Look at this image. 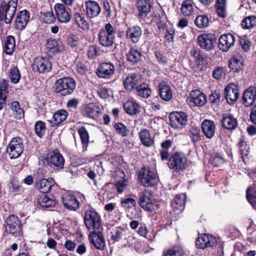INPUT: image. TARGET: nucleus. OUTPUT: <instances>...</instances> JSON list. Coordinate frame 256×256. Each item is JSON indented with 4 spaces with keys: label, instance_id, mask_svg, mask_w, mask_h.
I'll return each mask as SVG.
<instances>
[{
    "label": "nucleus",
    "instance_id": "ddd939ff",
    "mask_svg": "<svg viewBox=\"0 0 256 256\" xmlns=\"http://www.w3.org/2000/svg\"><path fill=\"white\" fill-rule=\"evenodd\" d=\"M139 204L144 210L152 212L158 210L159 206L157 202L150 198L148 192L142 193L138 198Z\"/></svg>",
    "mask_w": 256,
    "mask_h": 256
},
{
    "label": "nucleus",
    "instance_id": "864d4df0",
    "mask_svg": "<svg viewBox=\"0 0 256 256\" xmlns=\"http://www.w3.org/2000/svg\"><path fill=\"white\" fill-rule=\"evenodd\" d=\"M78 132L80 136L81 141L84 146H86L89 142L88 132L84 126L78 128Z\"/></svg>",
    "mask_w": 256,
    "mask_h": 256
},
{
    "label": "nucleus",
    "instance_id": "e433bc0d",
    "mask_svg": "<svg viewBox=\"0 0 256 256\" xmlns=\"http://www.w3.org/2000/svg\"><path fill=\"white\" fill-rule=\"evenodd\" d=\"M75 24L80 29L84 30H90V26L86 19L84 14L76 12L74 16Z\"/></svg>",
    "mask_w": 256,
    "mask_h": 256
},
{
    "label": "nucleus",
    "instance_id": "423d86ee",
    "mask_svg": "<svg viewBox=\"0 0 256 256\" xmlns=\"http://www.w3.org/2000/svg\"><path fill=\"white\" fill-rule=\"evenodd\" d=\"M138 177L140 184L145 187L153 186L158 182V180L156 174L146 167L141 168Z\"/></svg>",
    "mask_w": 256,
    "mask_h": 256
},
{
    "label": "nucleus",
    "instance_id": "dca6fc26",
    "mask_svg": "<svg viewBox=\"0 0 256 256\" xmlns=\"http://www.w3.org/2000/svg\"><path fill=\"white\" fill-rule=\"evenodd\" d=\"M224 96L228 104H234L237 101L239 96L237 86L232 83L229 84L224 89Z\"/></svg>",
    "mask_w": 256,
    "mask_h": 256
},
{
    "label": "nucleus",
    "instance_id": "aec40b11",
    "mask_svg": "<svg viewBox=\"0 0 256 256\" xmlns=\"http://www.w3.org/2000/svg\"><path fill=\"white\" fill-rule=\"evenodd\" d=\"M88 239L94 248L98 250H103L105 246V240L102 232L94 231L90 233Z\"/></svg>",
    "mask_w": 256,
    "mask_h": 256
},
{
    "label": "nucleus",
    "instance_id": "c03bdc74",
    "mask_svg": "<svg viewBox=\"0 0 256 256\" xmlns=\"http://www.w3.org/2000/svg\"><path fill=\"white\" fill-rule=\"evenodd\" d=\"M7 88V82L5 80H2L0 82V110H2L6 102V89Z\"/></svg>",
    "mask_w": 256,
    "mask_h": 256
},
{
    "label": "nucleus",
    "instance_id": "ea45409f",
    "mask_svg": "<svg viewBox=\"0 0 256 256\" xmlns=\"http://www.w3.org/2000/svg\"><path fill=\"white\" fill-rule=\"evenodd\" d=\"M124 108L126 112L129 115H136L140 112V106L132 100H128L123 104Z\"/></svg>",
    "mask_w": 256,
    "mask_h": 256
},
{
    "label": "nucleus",
    "instance_id": "6ab92c4d",
    "mask_svg": "<svg viewBox=\"0 0 256 256\" xmlns=\"http://www.w3.org/2000/svg\"><path fill=\"white\" fill-rule=\"evenodd\" d=\"M235 42L234 36L228 33L222 35L219 38L218 46L223 52H228L234 46Z\"/></svg>",
    "mask_w": 256,
    "mask_h": 256
},
{
    "label": "nucleus",
    "instance_id": "774afa93",
    "mask_svg": "<svg viewBox=\"0 0 256 256\" xmlns=\"http://www.w3.org/2000/svg\"><path fill=\"white\" fill-rule=\"evenodd\" d=\"M174 30L172 28H167L166 31L164 38L168 42H172L173 40Z\"/></svg>",
    "mask_w": 256,
    "mask_h": 256
},
{
    "label": "nucleus",
    "instance_id": "f3484780",
    "mask_svg": "<svg viewBox=\"0 0 256 256\" xmlns=\"http://www.w3.org/2000/svg\"><path fill=\"white\" fill-rule=\"evenodd\" d=\"M141 84L140 76L135 73L130 74L127 76L124 80V85L126 90L131 92L135 89Z\"/></svg>",
    "mask_w": 256,
    "mask_h": 256
},
{
    "label": "nucleus",
    "instance_id": "e2e57ef3",
    "mask_svg": "<svg viewBox=\"0 0 256 256\" xmlns=\"http://www.w3.org/2000/svg\"><path fill=\"white\" fill-rule=\"evenodd\" d=\"M213 77L216 80H220L225 76V71L222 67H218L212 72Z\"/></svg>",
    "mask_w": 256,
    "mask_h": 256
},
{
    "label": "nucleus",
    "instance_id": "3c124183",
    "mask_svg": "<svg viewBox=\"0 0 256 256\" xmlns=\"http://www.w3.org/2000/svg\"><path fill=\"white\" fill-rule=\"evenodd\" d=\"M242 28L249 29L256 26V16H250L244 18L241 23Z\"/></svg>",
    "mask_w": 256,
    "mask_h": 256
},
{
    "label": "nucleus",
    "instance_id": "5701e85b",
    "mask_svg": "<svg viewBox=\"0 0 256 256\" xmlns=\"http://www.w3.org/2000/svg\"><path fill=\"white\" fill-rule=\"evenodd\" d=\"M136 7L138 17L144 18L150 12L152 4L150 0H138L136 3Z\"/></svg>",
    "mask_w": 256,
    "mask_h": 256
},
{
    "label": "nucleus",
    "instance_id": "603ef678",
    "mask_svg": "<svg viewBox=\"0 0 256 256\" xmlns=\"http://www.w3.org/2000/svg\"><path fill=\"white\" fill-rule=\"evenodd\" d=\"M194 24L198 28H205L208 26V18L206 16L199 15L195 19Z\"/></svg>",
    "mask_w": 256,
    "mask_h": 256
},
{
    "label": "nucleus",
    "instance_id": "f8f14e48",
    "mask_svg": "<svg viewBox=\"0 0 256 256\" xmlns=\"http://www.w3.org/2000/svg\"><path fill=\"white\" fill-rule=\"evenodd\" d=\"M46 162L50 168L60 170L63 168L64 160L62 154L58 151H52L49 152L46 158Z\"/></svg>",
    "mask_w": 256,
    "mask_h": 256
},
{
    "label": "nucleus",
    "instance_id": "680f3d73",
    "mask_svg": "<svg viewBox=\"0 0 256 256\" xmlns=\"http://www.w3.org/2000/svg\"><path fill=\"white\" fill-rule=\"evenodd\" d=\"M44 22L47 24H52L56 20V17L52 12H47L43 14Z\"/></svg>",
    "mask_w": 256,
    "mask_h": 256
},
{
    "label": "nucleus",
    "instance_id": "8fccbe9b",
    "mask_svg": "<svg viewBox=\"0 0 256 256\" xmlns=\"http://www.w3.org/2000/svg\"><path fill=\"white\" fill-rule=\"evenodd\" d=\"M10 108L15 117L17 119H20L24 116V111L23 109L20 108V104L18 102L14 101L12 102Z\"/></svg>",
    "mask_w": 256,
    "mask_h": 256
},
{
    "label": "nucleus",
    "instance_id": "49530a36",
    "mask_svg": "<svg viewBox=\"0 0 256 256\" xmlns=\"http://www.w3.org/2000/svg\"><path fill=\"white\" fill-rule=\"evenodd\" d=\"M38 202L43 208H50L54 206L56 202L54 200L50 198L46 195H42L38 198Z\"/></svg>",
    "mask_w": 256,
    "mask_h": 256
},
{
    "label": "nucleus",
    "instance_id": "9d476101",
    "mask_svg": "<svg viewBox=\"0 0 256 256\" xmlns=\"http://www.w3.org/2000/svg\"><path fill=\"white\" fill-rule=\"evenodd\" d=\"M170 124L175 129L182 128L186 125L188 121V116L182 112H176L170 115Z\"/></svg>",
    "mask_w": 256,
    "mask_h": 256
},
{
    "label": "nucleus",
    "instance_id": "4468645a",
    "mask_svg": "<svg viewBox=\"0 0 256 256\" xmlns=\"http://www.w3.org/2000/svg\"><path fill=\"white\" fill-rule=\"evenodd\" d=\"M115 67L111 62H102L99 64L96 73L98 77L102 78H110L114 74Z\"/></svg>",
    "mask_w": 256,
    "mask_h": 256
},
{
    "label": "nucleus",
    "instance_id": "39448f33",
    "mask_svg": "<svg viewBox=\"0 0 256 256\" xmlns=\"http://www.w3.org/2000/svg\"><path fill=\"white\" fill-rule=\"evenodd\" d=\"M84 224L89 230H99L102 224L100 214L94 210H86L84 216Z\"/></svg>",
    "mask_w": 256,
    "mask_h": 256
},
{
    "label": "nucleus",
    "instance_id": "de8ad7c7",
    "mask_svg": "<svg viewBox=\"0 0 256 256\" xmlns=\"http://www.w3.org/2000/svg\"><path fill=\"white\" fill-rule=\"evenodd\" d=\"M188 134L194 144H196L201 138L200 131L199 128L192 127L188 130Z\"/></svg>",
    "mask_w": 256,
    "mask_h": 256
},
{
    "label": "nucleus",
    "instance_id": "4be33fe9",
    "mask_svg": "<svg viewBox=\"0 0 256 256\" xmlns=\"http://www.w3.org/2000/svg\"><path fill=\"white\" fill-rule=\"evenodd\" d=\"M30 17V12L24 10L18 12L14 22L15 28L22 30L26 26Z\"/></svg>",
    "mask_w": 256,
    "mask_h": 256
},
{
    "label": "nucleus",
    "instance_id": "0e129e2a",
    "mask_svg": "<svg viewBox=\"0 0 256 256\" xmlns=\"http://www.w3.org/2000/svg\"><path fill=\"white\" fill-rule=\"evenodd\" d=\"M221 94L219 91L215 90L212 92L209 96V100L212 103H218L220 100Z\"/></svg>",
    "mask_w": 256,
    "mask_h": 256
},
{
    "label": "nucleus",
    "instance_id": "58836bf2",
    "mask_svg": "<svg viewBox=\"0 0 256 256\" xmlns=\"http://www.w3.org/2000/svg\"><path fill=\"white\" fill-rule=\"evenodd\" d=\"M139 136L142 143L146 146L150 147L154 144V138L152 136L149 130L142 129L139 132Z\"/></svg>",
    "mask_w": 256,
    "mask_h": 256
},
{
    "label": "nucleus",
    "instance_id": "1a4fd4ad",
    "mask_svg": "<svg viewBox=\"0 0 256 256\" xmlns=\"http://www.w3.org/2000/svg\"><path fill=\"white\" fill-rule=\"evenodd\" d=\"M216 36L212 34H202L197 38L198 46L206 51L213 50L216 44Z\"/></svg>",
    "mask_w": 256,
    "mask_h": 256
},
{
    "label": "nucleus",
    "instance_id": "a878e982",
    "mask_svg": "<svg viewBox=\"0 0 256 256\" xmlns=\"http://www.w3.org/2000/svg\"><path fill=\"white\" fill-rule=\"evenodd\" d=\"M256 100V87L250 86L244 92L242 96L243 104L246 106L252 105Z\"/></svg>",
    "mask_w": 256,
    "mask_h": 256
},
{
    "label": "nucleus",
    "instance_id": "c9c22d12",
    "mask_svg": "<svg viewBox=\"0 0 256 256\" xmlns=\"http://www.w3.org/2000/svg\"><path fill=\"white\" fill-rule=\"evenodd\" d=\"M55 184L53 178L40 179L36 184V188L42 193H47L51 189L52 186Z\"/></svg>",
    "mask_w": 256,
    "mask_h": 256
},
{
    "label": "nucleus",
    "instance_id": "0eeeda50",
    "mask_svg": "<svg viewBox=\"0 0 256 256\" xmlns=\"http://www.w3.org/2000/svg\"><path fill=\"white\" fill-rule=\"evenodd\" d=\"M186 162L187 160L183 154L174 152L170 156L168 166L174 172H179L186 168Z\"/></svg>",
    "mask_w": 256,
    "mask_h": 256
},
{
    "label": "nucleus",
    "instance_id": "052dcab7",
    "mask_svg": "<svg viewBox=\"0 0 256 256\" xmlns=\"http://www.w3.org/2000/svg\"><path fill=\"white\" fill-rule=\"evenodd\" d=\"M34 130L36 134L39 137H42L46 131L45 124L40 120L37 122L34 125Z\"/></svg>",
    "mask_w": 256,
    "mask_h": 256
},
{
    "label": "nucleus",
    "instance_id": "69168bd1",
    "mask_svg": "<svg viewBox=\"0 0 256 256\" xmlns=\"http://www.w3.org/2000/svg\"><path fill=\"white\" fill-rule=\"evenodd\" d=\"M127 186V182L124 180H119L115 184L117 192L120 194L123 192L126 189Z\"/></svg>",
    "mask_w": 256,
    "mask_h": 256
},
{
    "label": "nucleus",
    "instance_id": "13d9d810",
    "mask_svg": "<svg viewBox=\"0 0 256 256\" xmlns=\"http://www.w3.org/2000/svg\"><path fill=\"white\" fill-rule=\"evenodd\" d=\"M10 78L12 82L14 84H17L20 78V74L18 68L13 67L10 68Z\"/></svg>",
    "mask_w": 256,
    "mask_h": 256
},
{
    "label": "nucleus",
    "instance_id": "412c9836",
    "mask_svg": "<svg viewBox=\"0 0 256 256\" xmlns=\"http://www.w3.org/2000/svg\"><path fill=\"white\" fill-rule=\"evenodd\" d=\"M217 244L216 238L212 235L204 234L198 237L196 242V247L204 249L206 248L212 247Z\"/></svg>",
    "mask_w": 256,
    "mask_h": 256
},
{
    "label": "nucleus",
    "instance_id": "c85d7f7f",
    "mask_svg": "<svg viewBox=\"0 0 256 256\" xmlns=\"http://www.w3.org/2000/svg\"><path fill=\"white\" fill-rule=\"evenodd\" d=\"M126 32L127 38L133 43H137L142 34V29L138 26L128 28Z\"/></svg>",
    "mask_w": 256,
    "mask_h": 256
},
{
    "label": "nucleus",
    "instance_id": "473e14b6",
    "mask_svg": "<svg viewBox=\"0 0 256 256\" xmlns=\"http://www.w3.org/2000/svg\"><path fill=\"white\" fill-rule=\"evenodd\" d=\"M186 197V194L183 193L175 196L172 203V206L175 213L179 214L184 210Z\"/></svg>",
    "mask_w": 256,
    "mask_h": 256
},
{
    "label": "nucleus",
    "instance_id": "a19ab883",
    "mask_svg": "<svg viewBox=\"0 0 256 256\" xmlns=\"http://www.w3.org/2000/svg\"><path fill=\"white\" fill-rule=\"evenodd\" d=\"M136 90L138 96L144 98H148L152 94L151 90L148 85L144 82L139 84Z\"/></svg>",
    "mask_w": 256,
    "mask_h": 256
},
{
    "label": "nucleus",
    "instance_id": "72a5a7b5",
    "mask_svg": "<svg viewBox=\"0 0 256 256\" xmlns=\"http://www.w3.org/2000/svg\"><path fill=\"white\" fill-rule=\"evenodd\" d=\"M182 14L185 16H190L195 14L196 9L191 0H185L181 4Z\"/></svg>",
    "mask_w": 256,
    "mask_h": 256
},
{
    "label": "nucleus",
    "instance_id": "338daca9",
    "mask_svg": "<svg viewBox=\"0 0 256 256\" xmlns=\"http://www.w3.org/2000/svg\"><path fill=\"white\" fill-rule=\"evenodd\" d=\"M239 151L242 156L243 155L246 156L248 154L249 148L246 142L244 140H241L238 143Z\"/></svg>",
    "mask_w": 256,
    "mask_h": 256
},
{
    "label": "nucleus",
    "instance_id": "4c0bfd02",
    "mask_svg": "<svg viewBox=\"0 0 256 256\" xmlns=\"http://www.w3.org/2000/svg\"><path fill=\"white\" fill-rule=\"evenodd\" d=\"M67 116V112L64 110H60L55 112L52 119L48 121L52 126H56L65 120Z\"/></svg>",
    "mask_w": 256,
    "mask_h": 256
},
{
    "label": "nucleus",
    "instance_id": "79ce46f5",
    "mask_svg": "<svg viewBox=\"0 0 256 256\" xmlns=\"http://www.w3.org/2000/svg\"><path fill=\"white\" fill-rule=\"evenodd\" d=\"M142 54L137 49L131 48L126 54V59L132 64L137 63L142 58Z\"/></svg>",
    "mask_w": 256,
    "mask_h": 256
},
{
    "label": "nucleus",
    "instance_id": "bf43d9fd",
    "mask_svg": "<svg viewBox=\"0 0 256 256\" xmlns=\"http://www.w3.org/2000/svg\"><path fill=\"white\" fill-rule=\"evenodd\" d=\"M121 206L124 208H131L136 204L134 199L131 198H126L121 200Z\"/></svg>",
    "mask_w": 256,
    "mask_h": 256
},
{
    "label": "nucleus",
    "instance_id": "a18cd8bd",
    "mask_svg": "<svg viewBox=\"0 0 256 256\" xmlns=\"http://www.w3.org/2000/svg\"><path fill=\"white\" fill-rule=\"evenodd\" d=\"M98 112V107L94 103L87 104L84 110V115L90 118H94Z\"/></svg>",
    "mask_w": 256,
    "mask_h": 256
},
{
    "label": "nucleus",
    "instance_id": "f704fd0d",
    "mask_svg": "<svg viewBox=\"0 0 256 256\" xmlns=\"http://www.w3.org/2000/svg\"><path fill=\"white\" fill-rule=\"evenodd\" d=\"M229 68L234 72H238L243 68V59L239 54H236L228 62Z\"/></svg>",
    "mask_w": 256,
    "mask_h": 256
},
{
    "label": "nucleus",
    "instance_id": "9b49d317",
    "mask_svg": "<svg viewBox=\"0 0 256 256\" xmlns=\"http://www.w3.org/2000/svg\"><path fill=\"white\" fill-rule=\"evenodd\" d=\"M5 229L7 232L16 236L20 234L22 224L18 218L14 215H10L6 220Z\"/></svg>",
    "mask_w": 256,
    "mask_h": 256
},
{
    "label": "nucleus",
    "instance_id": "7ed1b4c3",
    "mask_svg": "<svg viewBox=\"0 0 256 256\" xmlns=\"http://www.w3.org/2000/svg\"><path fill=\"white\" fill-rule=\"evenodd\" d=\"M115 34L112 25L110 23L106 24L104 28L101 30L98 34L100 44L106 48L112 47L114 42Z\"/></svg>",
    "mask_w": 256,
    "mask_h": 256
},
{
    "label": "nucleus",
    "instance_id": "c756f323",
    "mask_svg": "<svg viewBox=\"0 0 256 256\" xmlns=\"http://www.w3.org/2000/svg\"><path fill=\"white\" fill-rule=\"evenodd\" d=\"M86 12L90 18L97 16L100 12V8L97 2L94 0H88L85 2Z\"/></svg>",
    "mask_w": 256,
    "mask_h": 256
},
{
    "label": "nucleus",
    "instance_id": "b1692460",
    "mask_svg": "<svg viewBox=\"0 0 256 256\" xmlns=\"http://www.w3.org/2000/svg\"><path fill=\"white\" fill-rule=\"evenodd\" d=\"M64 206L67 209L76 210L79 208V202L76 197L72 194H65L62 196Z\"/></svg>",
    "mask_w": 256,
    "mask_h": 256
},
{
    "label": "nucleus",
    "instance_id": "2eb2a0df",
    "mask_svg": "<svg viewBox=\"0 0 256 256\" xmlns=\"http://www.w3.org/2000/svg\"><path fill=\"white\" fill-rule=\"evenodd\" d=\"M54 10L58 20L60 22L66 24L70 21L71 15L70 10L69 8H66L62 4L56 3L54 6Z\"/></svg>",
    "mask_w": 256,
    "mask_h": 256
},
{
    "label": "nucleus",
    "instance_id": "4d7b16f0",
    "mask_svg": "<svg viewBox=\"0 0 256 256\" xmlns=\"http://www.w3.org/2000/svg\"><path fill=\"white\" fill-rule=\"evenodd\" d=\"M114 128L117 134L122 136H126L128 134L129 130L127 127L121 122L116 123Z\"/></svg>",
    "mask_w": 256,
    "mask_h": 256
},
{
    "label": "nucleus",
    "instance_id": "f03ea898",
    "mask_svg": "<svg viewBox=\"0 0 256 256\" xmlns=\"http://www.w3.org/2000/svg\"><path fill=\"white\" fill-rule=\"evenodd\" d=\"M18 0L0 1V22L4 21L6 24H10L16 13Z\"/></svg>",
    "mask_w": 256,
    "mask_h": 256
},
{
    "label": "nucleus",
    "instance_id": "bb28decb",
    "mask_svg": "<svg viewBox=\"0 0 256 256\" xmlns=\"http://www.w3.org/2000/svg\"><path fill=\"white\" fill-rule=\"evenodd\" d=\"M222 124L224 128L232 130L237 127L238 122L236 118L232 114H226L222 116Z\"/></svg>",
    "mask_w": 256,
    "mask_h": 256
},
{
    "label": "nucleus",
    "instance_id": "f257e3e1",
    "mask_svg": "<svg viewBox=\"0 0 256 256\" xmlns=\"http://www.w3.org/2000/svg\"><path fill=\"white\" fill-rule=\"evenodd\" d=\"M111 233V240L114 242H118L122 248L132 247L137 242L133 234L122 228H116Z\"/></svg>",
    "mask_w": 256,
    "mask_h": 256
},
{
    "label": "nucleus",
    "instance_id": "a211bd4d",
    "mask_svg": "<svg viewBox=\"0 0 256 256\" xmlns=\"http://www.w3.org/2000/svg\"><path fill=\"white\" fill-rule=\"evenodd\" d=\"M51 68L52 64L47 58H37L34 60L32 68L40 73L48 72L50 71Z\"/></svg>",
    "mask_w": 256,
    "mask_h": 256
},
{
    "label": "nucleus",
    "instance_id": "20e7f679",
    "mask_svg": "<svg viewBox=\"0 0 256 256\" xmlns=\"http://www.w3.org/2000/svg\"><path fill=\"white\" fill-rule=\"evenodd\" d=\"M76 82L74 78L64 77L56 81L54 88L56 92H59L62 96H66L72 94L76 88Z\"/></svg>",
    "mask_w": 256,
    "mask_h": 256
},
{
    "label": "nucleus",
    "instance_id": "37998d69",
    "mask_svg": "<svg viewBox=\"0 0 256 256\" xmlns=\"http://www.w3.org/2000/svg\"><path fill=\"white\" fill-rule=\"evenodd\" d=\"M15 48V39L13 36H9L6 37L4 46V51L8 54H11Z\"/></svg>",
    "mask_w": 256,
    "mask_h": 256
},
{
    "label": "nucleus",
    "instance_id": "6e6552de",
    "mask_svg": "<svg viewBox=\"0 0 256 256\" xmlns=\"http://www.w3.org/2000/svg\"><path fill=\"white\" fill-rule=\"evenodd\" d=\"M24 148L22 138L18 137L14 138L9 142L6 152L9 154L11 158H16L21 155Z\"/></svg>",
    "mask_w": 256,
    "mask_h": 256
},
{
    "label": "nucleus",
    "instance_id": "6e6d98bb",
    "mask_svg": "<svg viewBox=\"0 0 256 256\" xmlns=\"http://www.w3.org/2000/svg\"><path fill=\"white\" fill-rule=\"evenodd\" d=\"M210 162L214 166H217L224 163V159L220 154L214 152L211 154Z\"/></svg>",
    "mask_w": 256,
    "mask_h": 256
},
{
    "label": "nucleus",
    "instance_id": "09e8293b",
    "mask_svg": "<svg viewBox=\"0 0 256 256\" xmlns=\"http://www.w3.org/2000/svg\"><path fill=\"white\" fill-rule=\"evenodd\" d=\"M226 0H216V11L218 15L222 18H225L226 15Z\"/></svg>",
    "mask_w": 256,
    "mask_h": 256
},
{
    "label": "nucleus",
    "instance_id": "7c9ffc66",
    "mask_svg": "<svg viewBox=\"0 0 256 256\" xmlns=\"http://www.w3.org/2000/svg\"><path fill=\"white\" fill-rule=\"evenodd\" d=\"M158 88L159 96L162 100L168 102L172 99V94L171 88L166 82H160L158 85Z\"/></svg>",
    "mask_w": 256,
    "mask_h": 256
},
{
    "label": "nucleus",
    "instance_id": "2f4dec72",
    "mask_svg": "<svg viewBox=\"0 0 256 256\" xmlns=\"http://www.w3.org/2000/svg\"><path fill=\"white\" fill-rule=\"evenodd\" d=\"M190 95L192 96L190 100V104L191 106H202L206 102V96L200 90H196Z\"/></svg>",
    "mask_w": 256,
    "mask_h": 256
},
{
    "label": "nucleus",
    "instance_id": "cd10ccee",
    "mask_svg": "<svg viewBox=\"0 0 256 256\" xmlns=\"http://www.w3.org/2000/svg\"><path fill=\"white\" fill-rule=\"evenodd\" d=\"M202 130L204 136L209 139L212 138L216 133V125L210 120H204L202 124Z\"/></svg>",
    "mask_w": 256,
    "mask_h": 256
},
{
    "label": "nucleus",
    "instance_id": "5fc2aeb1",
    "mask_svg": "<svg viewBox=\"0 0 256 256\" xmlns=\"http://www.w3.org/2000/svg\"><path fill=\"white\" fill-rule=\"evenodd\" d=\"M246 198L251 205L254 207L256 206V192L252 188L250 187L246 190Z\"/></svg>",
    "mask_w": 256,
    "mask_h": 256
},
{
    "label": "nucleus",
    "instance_id": "393cba45",
    "mask_svg": "<svg viewBox=\"0 0 256 256\" xmlns=\"http://www.w3.org/2000/svg\"><path fill=\"white\" fill-rule=\"evenodd\" d=\"M46 46L48 52L52 54L59 52L64 49L62 41L60 39H48Z\"/></svg>",
    "mask_w": 256,
    "mask_h": 256
}]
</instances>
